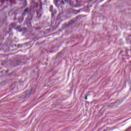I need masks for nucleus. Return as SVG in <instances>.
<instances>
[{"label":"nucleus","mask_w":131,"mask_h":131,"mask_svg":"<svg viewBox=\"0 0 131 131\" xmlns=\"http://www.w3.org/2000/svg\"><path fill=\"white\" fill-rule=\"evenodd\" d=\"M52 10H53V6H50V12H52Z\"/></svg>","instance_id":"nucleus-2"},{"label":"nucleus","mask_w":131,"mask_h":131,"mask_svg":"<svg viewBox=\"0 0 131 131\" xmlns=\"http://www.w3.org/2000/svg\"><path fill=\"white\" fill-rule=\"evenodd\" d=\"M56 13H57V12H56V11L55 12V13L56 14Z\"/></svg>","instance_id":"nucleus-5"},{"label":"nucleus","mask_w":131,"mask_h":131,"mask_svg":"<svg viewBox=\"0 0 131 131\" xmlns=\"http://www.w3.org/2000/svg\"><path fill=\"white\" fill-rule=\"evenodd\" d=\"M28 10L26 9V10H25V12H24V13H26V12H28Z\"/></svg>","instance_id":"nucleus-3"},{"label":"nucleus","mask_w":131,"mask_h":131,"mask_svg":"<svg viewBox=\"0 0 131 131\" xmlns=\"http://www.w3.org/2000/svg\"><path fill=\"white\" fill-rule=\"evenodd\" d=\"M85 100H88V96H86V97H85Z\"/></svg>","instance_id":"nucleus-4"},{"label":"nucleus","mask_w":131,"mask_h":131,"mask_svg":"<svg viewBox=\"0 0 131 131\" xmlns=\"http://www.w3.org/2000/svg\"><path fill=\"white\" fill-rule=\"evenodd\" d=\"M19 22H23V18H20L19 19Z\"/></svg>","instance_id":"nucleus-1"}]
</instances>
